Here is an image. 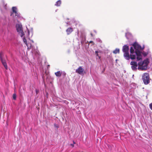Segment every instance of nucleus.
<instances>
[{
  "label": "nucleus",
  "mask_w": 152,
  "mask_h": 152,
  "mask_svg": "<svg viewBox=\"0 0 152 152\" xmlns=\"http://www.w3.org/2000/svg\"><path fill=\"white\" fill-rule=\"evenodd\" d=\"M132 46L135 49V53L137 57V61L142 59V56L141 55V52L140 50L143 49L144 48H142L136 42H134L132 44Z\"/></svg>",
  "instance_id": "f257e3e1"
},
{
  "label": "nucleus",
  "mask_w": 152,
  "mask_h": 152,
  "mask_svg": "<svg viewBox=\"0 0 152 152\" xmlns=\"http://www.w3.org/2000/svg\"><path fill=\"white\" fill-rule=\"evenodd\" d=\"M149 63V61L148 59H145L142 62H139L138 63V69L140 70L146 69Z\"/></svg>",
  "instance_id": "f03ea898"
},
{
  "label": "nucleus",
  "mask_w": 152,
  "mask_h": 152,
  "mask_svg": "<svg viewBox=\"0 0 152 152\" xmlns=\"http://www.w3.org/2000/svg\"><path fill=\"white\" fill-rule=\"evenodd\" d=\"M129 47L127 45H125L123 47L122 51L124 53V56L127 60L130 59V56L129 53Z\"/></svg>",
  "instance_id": "7ed1b4c3"
},
{
  "label": "nucleus",
  "mask_w": 152,
  "mask_h": 152,
  "mask_svg": "<svg viewBox=\"0 0 152 152\" xmlns=\"http://www.w3.org/2000/svg\"><path fill=\"white\" fill-rule=\"evenodd\" d=\"M142 80L144 83L147 85L150 82L149 74L147 73H144L142 76Z\"/></svg>",
  "instance_id": "20e7f679"
},
{
  "label": "nucleus",
  "mask_w": 152,
  "mask_h": 152,
  "mask_svg": "<svg viewBox=\"0 0 152 152\" xmlns=\"http://www.w3.org/2000/svg\"><path fill=\"white\" fill-rule=\"evenodd\" d=\"M17 31L20 34V36L22 37L24 35V33L22 30V27L21 25L17 24L16 26Z\"/></svg>",
  "instance_id": "39448f33"
},
{
  "label": "nucleus",
  "mask_w": 152,
  "mask_h": 152,
  "mask_svg": "<svg viewBox=\"0 0 152 152\" xmlns=\"http://www.w3.org/2000/svg\"><path fill=\"white\" fill-rule=\"evenodd\" d=\"M130 54L129 55L130 58L132 60L136 58V54H134V50L133 48L132 47L130 48Z\"/></svg>",
  "instance_id": "423d86ee"
},
{
  "label": "nucleus",
  "mask_w": 152,
  "mask_h": 152,
  "mask_svg": "<svg viewBox=\"0 0 152 152\" xmlns=\"http://www.w3.org/2000/svg\"><path fill=\"white\" fill-rule=\"evenodd\" d=\"M130 64L132 65L131 68L133 70H136L137 69V67L138 65L136 62L134 61H131Z\"/></svg>",
  "instance_id": "0eeeda50"
},
{
  "label": "nucleus",
  "mask_w": 152,
  "mask_h": 152,
  "mask_svg": "<svg viewBox=\"0 0 152 152\" xmlns=\"http://www.w3.org/2000/svg\"><path fill=\"white\" fill-rule=\"evenodd\" d=\"M84 69L81 66H79L78 68L76 70L75 72L78 74L82 75L83 74Z\"/></svg>",
  "instance_id": "6e6552de"
},
{
  "label": "nucleus",
  "mask_w": 152,
  "mask_h": 152,
  "mask_svg": "<svg viewBox=\"0 0 152 152\" xmlns=\"http://www.w3.org/2000/svg\"><path fill=\"white\" fill-rule=\"evenodd\" d=\"M73 31V28L71 27L68 28L66 30L67 35L71 34Z\"/></svg>",
  "instance_id": "1a4fd4ad"
},
{
  "label": "nucleus",
  "mask_w": 152,
  "mask_h": 152,
  "mask_svg": "<svg viewBox=\"0 0 152 152\" xmlns=\"http://www.w3.org/2000/svg\"><path fill=\"white\" fill-rule=\"evenodd\" d=\"M1 62H2V64L3 65V66H4L5 69H7L8 67H7V63L6 62V61L5 60L3 59L1 60Z\"/></svg>",
  "instance_id": "9d476101"
},
{
  "label": "nucleus",
  "mask_w": 152,
  "mask_h": 152,
  "mask_svg": "<svg viewBox=\"0 0 152 152\" xmlns=\"http://www.w3.org/2000/svg\"><path fill=\"white\" fill-rule=\"evenodd\" d=\"M62 74V72L60 71H58L55 73V75L57 77H61Z\"/></svg>",
  "instance_id": "9b49d317"
},
{
  "label": "nucleus",
  "mask_w": 152,
  "mask_h": 152,
  "mask_svg": "<svg viewBox=\"0 0 152 152\" xmlns=\"http://www.w3.org/2000/svg\"><path fill=\"white\" fill-rule=\"evenodd\" d=\"M61 1L60 0H58L57 1L56 4H55V5L57 6H59L61 5Z\"/></svg>",
  "instance_id": "f8f14e48"
},
{
  "label": "nucleus",
  "mask_w": 152,
  "mask_h": 152,
  "mask_svg": "<svg viewBox=\"0 0 152 152\" xmlns=\"http://www.w3.org/2000/svg\"><path fill=\"white\" fill-rule=\"evenodd\" d=\"M113 53L115 54H117L119 53V49H116L113 51Z\"/></svg>",
  "instance_id": "ddd939ff"
},
{
  "label": "nucleus",
  "mask_w": 152,
  "mask_h": 152,
  "mask_svg": "<svg viewBox=\"0 0 152 152\" xmlns=\"http://www.w3.org/2000/svg\"><path fill=\"white\" fill-rule=\"evenodd\" d=\"M12 10L14 13H16V12L17 11V8L16 7H13L12 8Z\"/></svg>",
  "instance_id": "4468645a"
},
{
  "label": "nucleus",
  "mask_w": 152,
  "mask_h": 152,
  "mask_svg": "<svg viewBox=\"0 0 152 152\" xmlns=\"http://www.w3.org/2000/svg\"><path fill=\"white\" fill-rule=\"evenodd\" d=\"M23 42L27 46V47H28V45L27 44L26 40L25 37L23 38Z\"/></svg>",
  "instance_id": "2eb2a0df"
},
{
  "label": "nucleus",
  "mask_w": 152,
  "mask_h": 152,
  "mask_svg": "<svg viewBox=\"0 0 152 152\" xmlns=\"http://www.w3.org/2000/svg\"><path fill=\"white\" fill-rule=\"evenodd\" d=\"M2 54H3L2 52H1L0 53V59H1V60L4 59L3 58V57H2Z\"/></svg>",
  "instance_id": "dca6fc26"
},
{
  "label": "nucleus",
  "mask_w": 152,
  "mask_h": 152,
  "mask_svg": "<svg viewBox=\"0 0 152 152\" xmlns=\"http://www.w3.org/2000/svg\"><path fill=\"white\" fill-rule=\"evenodd\" d=\"M95 53L96 54V56H98L99 58L100 59V58H101V57L100 56H99V55H98V51H96L95 52Z\"/></svg>",
  "instance_id": "f3484780"
},
{
  "label": "nucleus",
  "mask_w": 152,
  "mask_h": 152,
  "mask_svg": "<svg viewBox=\"0 0 152 152\" xmlns=\"http://www.w3.org/2000/svg\"><path fill=\"white\" fill-rule=\"evenodd\" d=\"M15 14V16H17V17H19L20 16V14L17 12H16V13L15 12L14 13Z\"/></svg>",
  "instance_id": "a211bd4d"
},
{
  "label": "nucleus",
  "mask_w": 152,
  "mask_h": 152,
  "mask_svg": "<svg viewBox=\"0 0 152 152\" xmlns=\"http://www.w3.org/2000/svg\"><path fill=\"white\" fill-rule=\"evenodd\" d=\"M13 98L14 100H16V95L15 94H14L13 95Z\"/></svg>",
  "instance_id": "6ab92c4d"
},
{
  "label": "nucleus",
  "mask_w": 152,
  "mask_h": 152,
  "mask_svg": "<svg viewBox=\"0 0 152 152\" xmlns=\"http://www.w3.org/2000/svg\"><path fill=\"white\" fill-rule=\"evenodd\" d=\"M149 106L151 109L152 110V103L150 104Z\"/></svg>",
  "instance_id": "aec40b11"
},
{
  "label": "nucleus",
  "mask_w": 152,
  "mask_h": 152,
  "mask_svg": "<svg viewBox=\"0 0 152 152\" xmlns=\"http://www.w3.org/2000/svg\"><path fill=\"white\" fill-rule=\"evenodd\" d=\"M39 92V91L37 90H36V94H38V93Z\"/></svg>",
  "instance_id": "412c9836"
},
{
  "label": "nucleus",
  "mask_w": 152,
  "mask_h": 152,
  "mask_svg": "<svg viewBox=\"0 0 152 152\" xmlns=\"http://www.w3.org/2000/svg\"><path fill=\"white\" fill-rule=\"evenodd\" d=\"M70 145L72 147H74V144H70Z\"/></svg>",
  "instance_id": "4be33fe9"
},
{
  "label": "nucleus",
  "mask_w": 152,
  "mask_h": 152,
  "mask_svg": "<svg viewBox=\"0 0 152 152\" xmlns=\"http://www.w3.org/2000/svg\"><path fill=\"white\" fill-rule=\"evenodd\" d=\"M143 55L144 56H146L147 55V54L146 53H143Z\"/></svg>",
  "instance_id": "5701e85b"
},
{
  "label": "nucleus",
  "mask_w": 152,
  "mask_h": 152,
  "mask_svg": "<svg viewBox=\"0 0 152 152\" xmlns=\"http://www.w3.org/2000/svg\"><path fill=\"white\" fill-rule=\"evenodd\" d=\"M89 43H93V44H94V42L93 41H90L89 42Z\"/></svg>",
  "instance_id": "b1692460"
},
{
  "label": "nucleus",
  "mask_w": 152,
  "mask_h": 152,
  "mask_svg": "<svg viewBox=\"0 0 152 152\" xmlns=\"http://www.w3.org/2000/svg\"><path fill=\"white\" fill-rule=\"evenodd\" d=\"M73 143L74 144H75V141H73Z\"/></svg>",
  "instance_id": "393cba45"
},
{
  "label": "nucleus",
  "mask_w": 152,
  "mask_h": 152,
  "mask_svg": "<svg viewBox=\"0 0 152 152\" xmlns=\"http://www.w3.org/2000/svg\"><path fill=\"white\" fill-rule=\"evenodd\" d=\"M49 67H50V65H48V67H47L48 68Z\"/></svg>",
  "instance_id": "a878e982"
},
{
  "label": "nucleus",
  "mask_w": 152,
  "mask_h": 152,
  "mask_svg": "<svg viewBox=\"0 0 152 152\" xmlns=\"http://www.w3.org/2000/svg\"><path fill=\"white\" fill-rule=\"evenodd\" d=\"M91 36H92H92H93V34H92V33H91Z\"/></svg>",
  "instance_id": "bb28decb"
}]
</instances>
